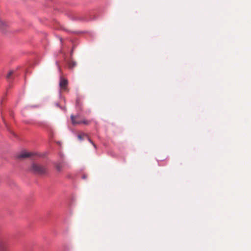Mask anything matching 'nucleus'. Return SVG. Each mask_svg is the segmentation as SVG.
I'll list each match as a JSON object with an SVG mask.
<instances>
[{
  "mask_svg": "<svg viewBox=\"0 0 251 251\" xmlns=\"http://www.w3.org/2000/svg\"><path fill=\"white\" fill-rule=\"evenodd\" d=\"M29 170L33 173L38 175H44L47 172L46 168L42 165L33 163L30 167Z\"/></svg>",
  "mask_w": 251,
  "mask_h": 251,
  "instance_id": "nucleus-1",
  "label": "nucleus"
},
{
  "mask_svg": "<svg viewBox=\"0 0 251 251\" xmlns=\"http://www.w3.org/2000/svg\"><path fill=\"white\" fill-rule=\"evenodd\" d=\"M71 119L72 123L73 125H79L81 124L87 125L90 123V121L81 118L79 115H77L76 116L72 115L71 116Z\"/></svg>",
  "mask_w": 251,
  "mask_h": 251,
  "instance_id": "nucleus-2",
  "label": "nucleus"
},
{
  "mask_svg": "<svg viewBox=\"0 0 251 251\" xmlns=\"http://www.w3.org/2000/svg\"><path fill=\"white\" fill-rule=\"evenodd\" d=\"M68 82L67 79L63 77H60L59 81V86L61 90L63 91H68Z\"/></svg>",
  "mask_w": 251,
  "mask_h": 251,
  "instance_id": "nucleus-3",
  "label": "nucleus"
},
{
  "mask_svg": "<svg viewBox=\"0 0 251 251\" xmlns=\"http://www.w3.org/2000/svg\"><path fill=\"white\" fill-rule=\"evenodd\" d=\"M34 154L35 153L33 152L23 151L17 155V158L19 159H23L32 156L34 155Z\"/></svg>",
  "mask_w": 251,
  "mask_h": 251,
  "instance_id": "nucleus-4",
  "label": "nucleus"
},
{
  "mask_svg": "<svg viewBox=\"0 0 251 251\" xmlns=\"http://www.w3.org/2000/svg\"><path fill=\"white\" fill-rule=\"evenodd\" d=\"M8 246L7 241L4 239L0 240V251H8Z\"/></svg>",
  "mask_w": 251,
  "mask_h": 251,
  "instance_id": "nucleus-5",
  "label": "nucleus"
},
{
  "mask_svg": "<svg viewBox=\"0 0 251 251\" xmlns=\"http://www.w3.org/2000/svg\"><path fill=\"white\" fill-rule=\"evenodd\" d=\"M79 140H82L85 137L88 138V141L92 144L95 149L97 148L96 144L88 137L87 135L84 133L79 134L77 136Z\"/></svg>",
  "mask_w": 251,
  "mask_h": 251,
  "instance_id": "nucleus-6",
  "label": "nucleus"
},
{
  "mask_svg": "<svg viewBox=\"0 0 251 251\" xmlns=\"http://www.w3.org/2000/svg\"><path fill=\"white\" fill-rule=\"evenodd\" d=\"M7 24L0 18V29H3L7 26Z\"/></svg>",
  "mask_w": 251,
  "mask_h": 251,
  "instance_id": "nucleus-7",
  "label": "nucleus"
},
{
  "mask_svg": "<svg viewBox=\"0 0 251 251\" xmlns=\"http://www.w3.org/2000/svg\"><path fill=\"white\" fill-rule=\"evenodd\" d=\"M55 168L57 171L60 172L63 168V165L60 163H57L55 165Z\"/></svg>",
  "mask_w": 251,
  "mask_h": 251,
  "instance_id": "nucleus-8",
  "label": "nucleus"
},
{
  "mask_svg": "<svg viewBox=\"0 0 251 251\" xmlns=\"http://www.w3.org/2000/svg\"><path fill=\"white\" fill-rule=\"evenodd\" d=\"M76 65V63L74 61H71L69 64V67H70V68H71V69L75 67Z\"/></svg>",
  "mask_w": 251,
  "mask_h": 251,
  "instance_id": "nucleus-9",
  "label": "nucleus"
},
{
  "mask_svg": "<svg viewBox=\"0 0 251 251\" xmlns=\"http://www.w3.org/2000/svg\"><path fill=\"white\" fill-rule=\"evenodd\" d=\"M13 73H14V72L13 71H9V72L8 73V74L7 75V78L8 79H10L11 76L13 75Z\"/></svg>",
  "mask_w": 251,
  "mask_h": 251,
  "instance_id": "nucleus-10",
  "label": "nucleus"
},
{
  "mask_svg": "<svg viewBox=\"0 0 251 251\" xmlns=\"http://www.w3.org/2000/svg\"><path fill=\"white\" fill-rule=\"evenodd\" d=\"M70 250V249L69 247H65V248L63 250V251H69Z\"/></svg>",
  "mask_w": 251,
  "mask_h": 251,
  "instance_id": "nucleus-11",
  "label": "nucleus"
},
{
  "mask_svg": "<svg viewBox=\"0 0 251 251\" xmlns=\"http://www.w3.org/2000/svg\"><path fill=\"white\" fill-rule=\"evenodd\" d=\"M55 105L57 107H60L59 104L58 102L55 103Z\"/></svg>",
  "mask_w": 251,
  "mask_h": 251,
  "instance_id": "nucleus-12",
  "label": "nucleus"
},
{
  "mask_svg": "<svg viewBox=\"0 0 251 251\" xmlns=\"http://www.w3.org/2000/svg\"><path fill=\"white\" fill-rule=\"evenodd\" d=\"M3 120V122L4 123V124H5V125L6 126V123H5V121H4V120Z\"/></svg>",
  "mask_w": 251,
  "mask_h": 251,
  "instance_id": "nucleus-13",
  "label": "nucleus"
},
{
  "mask_svg": "<svg viewBox=\"0 0 251 251\" xmlns=\"http://www.w3.org/2000/svg\"><path fill=\"white\" fill-rule=\"evenodd\" d=\"M83 178H84H84H85V176H83Z\"/></svg>",
  "mask_w": 251,
  "mask_h": 251,
  "instance_id": "nucleus-14",
  "label": "nucleus"
}]
</instances>
